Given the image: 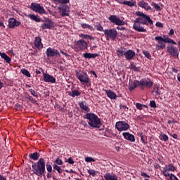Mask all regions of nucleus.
Wrapping results in <instances>:
<instances>
[{
  "label": "nucleus",
  "mask_w": 180,
  "mask_h": 180,
  "mask_svg": "<svg viewBox=\"0 0 180 180\" xmlns=\"http://www.w3.org/2000/svg\"><path fill=\"white\" fill-rule=\"evenodd\" d=\"M79 37L81 39H89V40H94V37L89 34H79Z\"/></svg>",
  "instance_id": "obj_34"
},
{
  "label": "nucleus",
  "mask_w": 180,
  "mask_h": 180,
  "mask_svg": "<svg viewBox=\"0 0 180 180\" xmlns=\"http://www.w3.org/2000/svg\"><path fill=\"white\" fill-rule=\"evenodd\" d=\"M83 118L89 120L88 124L93 129H99L101 126V119L95 113L87 112Z\"/></svg>",
  "instance_id": "obj_4"
},
{
  "label": "nucleus",
  "mask_w": 180,
  "mask_h": 180,
  "mask_svg": "<svg viewBox=\"0 0 180 180\" xmlns=\"http://www.w3.org/2000/svg\"><path fill=\"white\" fill-rule=\"evenodd\" d=\"M104 34L105 36L106 40H116L117 37V31L115 29H108L104 30Z\"/></svg>",
  "instance_id": "obj_9"
},
{
  "label": "nucleus",
  "mask_w": 180,
  "mask_h": 180,
  "mask_svg": "<svg viewBox=\"0 0 180 180\" xmlns=\"http://www.w3.org/2000/svg\"><path fill=\"white\" fill-rule=\"evenodd\" d=\"M95 159L90 158V157H86L85 158V162H94Z\"/></svg>",
  "instance_id": "obj_51"
},
{
  "label": "nucleus",
  "mask_w": 180,
  "mask_h": 180,
  "mask_svg": "<svg viewBox=\"0 0 180 180\" xmlns=\"http://www.w3.org/2000/svg\"><path fill=\"white\" fill-rule=\"evenodd\" d=\"M122 5H127V6H134V3L133 1H126L124 0L122 1V3H121Z\"/></svg>",
  "instance_id": "obj_38"
},
{
  "label": "nucleus",
  "mask_w": 180,
  "mask_h": 180,
  "mask_svg": "<svg viewBox=\"0 0 180 180\" xmlns=\"http://www.w3.org/2000/svg\"><path fill=\"white\" fill-rule=\"evenodd\" d=\"M167 167H163V170L162 171V174L164 176H171V174L167 172Z\"/></svg>",
  "instance_id": "obj_47"
},
{
  "label": "nucleus",
  "mask_w": 180,
  "mask_h": 180,
  "mask_svg": "<svg viewBox=\"0 0 180 180\" xmlns=\"http://www.w3.org/2000/svg\"><path fill=\"white\" fill-rule=\"evenodd\" d=\"M0 56L1 58H3L4 60L7 63V64H11V61H12V59L8 55H6L5 53H1L0 51Z\"/></svg>",
  "instance_id": "obj_27"
},
{
  "label": "nucleus",
  "mask_w": 180,
  "mask_h": 180,
  "mask_svg": "<svg viewBox=\"0 0 180 180\" xmlns=\"http://www.w3.org/2000/svg\"><path fill=\"white\" fill-rule=\"evenodd\" d=\"M99 54L98 53H84L83 54V57L84 58H88L90 60V58H96V57H98Z\"/></svg>",
  "instance_id": "obj_25"
},
{
  "label": "nucleus",
  "mask_w": 180,
  "mask_h": 180,
  "mask_svg": "<svg viewBox=\"0 0 180 180\" xmlns=\"http://www.w3.org/2000/svg\"><path fill=\"white\" fill-rule=\"evenodd\" d=\"M31 11L33 12H36V13H39V15H47L44 7L41 6L40 4L37 3H32L30 5Z\"/></svg>",
  "instance_id": "obj_8"
},
{
  "label": "nucleus",
  "mask_w": 180,
  "mask_h": 180,
  "mask_svg": "<svg viewBox=\"0 0 180 180\" xmlns=\"http://www.w3.org/2000/svg\"><path fill=\"white\" fill-rule=\"evenodd\" d=\"M108 20L111 23L116 25L117 26H124L125 22L122 20L120 18L117 17L116 15H111L108 17Z\"/></svg>",
  "instance_id": "obj_11"
},
{
  "label": "nucleus",
  "mask_w": 180,
  "mask_h": 180,
  "mask_svg": "<svg viewBox=\"0 0 180 180\" xmlns=\"http://www.w3.org/2000/svg\"><path fill=\"white\" fill-rule=\"evenodd\" d=\"M174 33H175V31L174 30V29H171L168 34L169 36H173Z\"/></svg>",
  "instance_id": "obj_62"
},
{
  "label": "nucleus",
  "mask_w": 180,
  "mask_h": 180,
  "mask_svg": "<svg viewBox=\"0 0 180 180\" xmlns=\"http://www.w3.org/2000/svg\"><path fill=\"white\" fill-rule=\"evenodd\" d=\"M141 176H143L144 178H150V175L147 174L145 172H141Z\"/></svg>",
  "instance_id": "obj_57"
},
{
  "label": "nucleus",
  "mask_w": 180,
  "mask_h": 180,
  "mask_svg": "<svg viewBox=\"0 0 180 180\" xmlns=\"http://www.w3.org/2000/svg\"><path fill=\"white\" fill-rule=\"evenodd\" d=\"M81 26L82 29H89V30H91V32H94L95 30L94 29V27H92V25H90L89 24L82 23Z\"/></svg>",
  "instance_id": "obj_31"
},
{
  "label": "nucleus",
  "mask_w": 180,
  "mask_h": 180,
  "mask_svg": "<svg viewBox=\"0 0 180 180\" xmlns=\"http://www.w3.org/2000/svg\"><path fill=\"white\" fill-rule=\"evenodd\" d=\"M105 92L110 99H116V98H117V95H116L112 90H105Z\"/></svg>",
  "instance_id": "obj_23"
},
{
  "label": "nucleus",
  "mask_w": 180,
  "mask_h": 180,
  "mask_svg": "<svg viewBox=\"0 0 180 180\" xmlns=\"http://www.w3.org/2000/svg\"><path fill=\"white\" fill-rule=\"evenodd\" d=\"M155 26L157 27H163L162 23L160 22H156Z\"/></svg>",
  "instance_id": "obj_60"
},
{
  "label": "nucleus",
  "mask_w": 180,
  "mask_h": 180,
  "mask_svg": "<svg viewBox=\"0 0 180 180\" xmlns=\"http://www.w3.org/2000/svg\"><path fill=\"white\" fill-rule=\"evenodd\" d=\"M34 44L38 50L43 49V43L41 42V38L40 37H36L34 39Z\"/></svg>",
  "instance_id": "obj_18"
},
{
  "label": "nucleus",
  "mask_w": 180,
  "mask_h": 180,
  "mask_svg": "<svg viewBox=\"0 0 180 180\" xmlns=\"http://www.w3.org/2000/svg\"><path fill=\"white\" fill-rule=\"evenodd\" d=\"M72 49L77 52L85 51V50L88 49V43L84 39L75 41L74 47Z\"/></svg>",
  "instance_id": "obj_6"
},
{
  "label": "nucleus",
  "mask_w": 180,
  "mask_h": 180,
  "mask_svg": "<svg viewBox=\"0 0 180 180\" xmlns=\"http://www.w3.org/2000/svg\"><path fill=\"white\" fill-rule=\"evenodd\" d=\"M134 56H136V52L133 50L129 49L128 51H126L124 57L126 60H131Z\"/></svg>",
  "instance_id": "obj_21"
},
{
  "label": "nucleus",
  "mask_w": 180,
  "mask_h": 180,
  "mask_svg": "<svg viewBox=\"0 0 180 180\" xmlns=\"http://www.w3.org/2000/svg\"><path fill=\"white\" fill-rule=\"evenodd\" d=\"M60 54H63V56H65V57H68V53H67L66 52H65L64 51L61 50L60 51Z\"/></svg>",
  "instance_id": "obj_61"
},
{
  "label": "nucleus",
  "mask_w": 180,
  "mask_h": 180,
  "mask_svg": "<svg viewBox=\"0 0 180 180\" xmlns=\"http://www.w3.org/2000/svg\"><path fill=\"white\" fill-rule=\"evenodd\" d=\"M116 29L117 30H126V27H116Z\"/></svg>",
  "instance_id": "obj_63"
},
{
  "label": "nucleus",
  "mask_w": 180,
  "mask_h": 180,
  "mask_svg": "<svg viewBox=\"0 0 180 180\" xmlns=\"http://www.w3.org/2000/svg\"><path fill=\"white\" fill-rule=\"evenodd\" d=\"M135 15L139 17L134 20L133 29L139 33L147 32V30L141 25H146V26H148V23L149 25H153V20H151L150 15H147V14H144L141 11L136 12Z\"/></svg>",
  "instance_id": "obj_1"
},
{
  "label": "nucleus",
  "mask_w": 180,
  "mask_h": 180,
  "mask_svg": "<svg viewBox=\"0 0 180 180\" xmlns=\"http://www.w3.org/2000/svg\"><path fill=\"white\" fill-rule=\"evenodd\" d=\"M28 91L29 92H30L32 96H34L35 98H39V94H37V92H36V91L33 90V89H28Z\"/></svg>",
  "instance_id": "obj_42"
},
{
  "label": "nucleus",
  "mask_w": 180,
  "mask_h": 180,
  "mask_svg": "<svg viewBox=\"0 0 180 180\" xmlns=\"http://www.w3.org/2000/svg\"><path fill=\"white\" fill-rule=\"evenodd\" d=\"M32 168L37 176H43L46 172V160L43 158H39L37 162L32 165Z\"/></svg>",
  "instance_id": "obj_3"
},
{
  "label": "nucleus",
  "mask_w": 180,
  "mask_h": 180,
  "mask_svg": "<svg viewBox=\"0 0 180 180\" xmlns=\"http://www.w3.org/2000/svg\"><path fill=\"white\" fill-rule=\"evenodd\" d=\"M159 139L162 141H167L168 140V136H167V134H160V136Z\"/></svg>",
  "instance_id": "obj_40"
},
{
  "label": "nucleus",
  "mask_w": 180,
  "mask_h": 180,
  "mask_svg": "<svg viewBox=\"0 0 180 180\" xmlns=\"http://www.w3.org/2000/svg\"><path fill=\"white\" fill-rule=\"evenodd\" d=\"M53 168L54 171H57L58 174H63L64 172V169L61 168L60 166H57L56 165H53Z\"/></svg>",
  "instance_id": "obj_33"
},
{
  "label": "nucleus",
  "mask_w": 180,
  "mask_h": 180,
  "mask_svg": "<svg viewBox=\"0 0 180 180\" xmlns=\"http://www.w3.org/2000/svg\"><path fill=\"white\" fill-rule=\"evenodd\" d=\"M29 101H30V102H32V103H36V102H37V101L36 100H34V98H33L32 97V96H29Z\"/></svg>",
  "instance_id": "obj_58"
},
{
  "label": "nucleus",
  "mask_w": 180,
  "mask_h": 180,
  "mask_svg": "<svg viewBox=\"0 0 180 180\" xmlns=\"http://www.w3.org/2000/svg\"><path fill=\"white\" fill-rule=\"evenodd\" d=\"M129 68L131 70H133V71H135L136 72H140V68L136 67V65H134V63H131L129 65Z\"/></svg>",
  "instance_id": "obj_36"
},
{
  "label": "nucleus",
  "mask_w": 180,
  "mask_h": 180,
  "mask_svg": "<svg viewBox=\"0 0 180 180\" xmlns=\"http://www.w3.org/2000/svg\"><path fill=\"white\" fill-rule=\"evenodd\" d=\"M122 136L125 140H128V141H131V143H134V141H136L134 135L130 134L129 132H124L122 133Z\"/></svg>",
  "instance_id": "obj_17"
},
{
  "label": "nucleus",
  "mask_w": 180,
  "mask_h": 180,
  "mask_svg": "<svg viewBox=\"0 0 180 180\" xmlns=\"http://www.w3.org/2000/svg\"><path fill=\"white\" fill-rule=\"evenodd\" d=\"M104 178L105 180H117V175L110 172L105 173Z\"/></svg>",
  "instance_id": "obj_22"
},
{
  "label": "nucleus",
  "mask_w": 180,
  "mask_h": 180,
  "mask_svg": "<svg viewBox=\"0 0 180 180\" xmlns=\"http://www.w3.org/2000/svg\"><path fill=\"white\" fill-rule=\"evenodd\" d=\"M46 54L48 58L51 57H61L60 52L57 49H54L53 48H48L46 51Z\"/></svg>",
  "instance_id": "obj_12"
},
{
  "label": "nucleus",
  "mask_w": 180,
  "mask_h": 180,
  "mask_svg": "<svg viewBox=\"0 0 180 180\" xmlns=\"http://www.w3.org/2000/svg\"><path fill=\"white\" fill-rule=\"evenodd\" d=\"M75 74L77 79H79L82 85H84V84H89V82H91L88 73L76 70Z\"/></svg>",
  "instance_id": "obj_7"
},
{
  "label": "nucleus",
  "mask_w": 180,
  "mask_h": 180,
  "mask_svg": "<svg viewBox=\"0 0 180 180\" xmlns=\"http://www.w3.org/2000/svg\"><path fill=\"white\" fill-rule=\"evenodd\" d=\"M79 105L80 107V108L82 110H84L85 112H90L91 109L89 108V107L88 105H86V101H82L79 103Z\"/></svg>",
  "instance_id": "obj_24"
},
{
  "label": "nucleus",
  "mask_w": 180,
  "mask_h": 180,
  "mask_svg": "<svg viewBox=\"0 0 180 180\" xmlns=\"http://www.w3.org/2000/svg\"><path fill=\"white\" fill-rule=\"evenodd\" d=\"M141 141H142L143 144H144V145L147 144V136L143 135L141 138Z\"/></svg>",
  "instance_id": "obj_49"
},
{
  "label": "nucleus",
  "mask_w": 180,
  "mask_h": 180,
  "mask_svg": "<svg viewBox=\"0 0 180 180\" xmlns=\"http://www.w3.org/2000/svg\"><path fill=\"white\" fill-rule=\"evenodd\" d=\"M169 179L170 180H179L174 174H170Z\"/></svg>",
  "instance_id": "obj_54"
},
{
  "label": "nucleus",
  "mask_w": 180,
  "mask_h": 180,
  "mask_svg": "<svg viewBox=\"0 0 180 180\" xmlns=\"http://www.w3.org/2000/svg\"><path fill=\"white\" fill-rule=\"evenodd\" d=\"M29 158H30V160H33V161H37V160L40 158V153H39L38 152H34V153H30Z\"/></svg>",
  "instance_id": "obj_26"
},
{
  "label": "nucleus",
  "mask_w": 180,
  "mask_h": 180,
  "mask_svg": "<svg viewBox=\"0 0 180 180\" xmlns=\"http://www.w3.org/2000/svg\"><path fill=\"white\" fill-rule=\"evenodd\" d=\"M44 82H51V84H56V78L46 72H43Z\"/></svg>",
  "instance_id": "obj_15"
},
{
  "label": "nucleus",
  "mask_w": 180,
  "mask_h": 180,
  "mask_svg": "<svg viewBox=\"0 0 180 180\" xmlns=\"http://www.w3.org/2000/svg\"><path fill=\"white\" fill-rule=\"evenodd\" d=\"M59 13H60L61 16H68V7L65 5H62L58 7Z\"/></svg>",
  "instance_id": "obj_19"
},
{
  "label": "nucleus",
  "mask_w": 180,
  "mask_h": 180,
  "mask_svg": "<svg viewBox=\"0 0 180 180\" xmlns=\"http://www.w3.org/2000/svg\"><path fill=\"white\" fill-rule=\"evenodd\" d=\"M28 18L31 19V20H34V22H41V19L39 18V15L34 14H29Z\"/></svg>",
  "instance_id": "obj_29"
},
{
  "label": "nucleus",
  "mask_w": 180,
  "mask_h": 180,
  "mask_svg": "<svg viewBox=\"0 0 180 180\" xmlns=\"http://www.w3.org/2000/svg\"><path fill=\"white\" fill-rule=\"evenodd\" d=\"M65 162H68V164H74L75 162L74 161V159L70 157L67 160H65Z\"/></svg>",
  "instance_id": "obj_55"
},
{
  "label": "nucleus",
  "mask_w": 180,
  "mask_h": 180,
  "mask_svg": "<svg viewBox=\"0 0 180 180\" xmlns=\"http://www.w3.org/2000/svg\"><path fill=\"white\" fill-rule=\"evenodd\" d=\"M53 172H49L46 174V177L48 178V179H50V178H51L53 176Z\"/></svg>",
  "instance_id": "obj_59"
},
{
  "label": "nucleus",
  "mask_w": 180,
  "mask_h": 180,
  "mask_svg": "<svg viewBox=\"0 0 180 180\" xmlns=\"http://www.w3.org/2000/svg\"><path fill=\"white\" fill-rule=\"evenodd\" d=\"M46 168L47 172H53V166H51V162H47L46 164Z\"/></svg>",
  "instance_id": "obj_37"
},
{
  "label": "nucleus",
  "mask_w": 180,
  "mask_h": 180,
  "mask_svg": "<svg viewBox=\"0 0 180 180\" xmlns=\"http://www.w3.org/2000/svg\"><path fill=\"white\" fill-rule=\"evenodd\" d=\"M151 5H152V6H154V8H155V9L156 11H161V7H160V6H158V4H157L154 3V2H153V3L151 4Z\"/></svg>",
  "instance_id": "obj_50"
},
{
  "label": "nucleus",
  "mask_w": 180,
  "mask_h": 180,
  "mask_svg": "<svg viewBox=\"0 0 180 180\" xmlns=\"http://www.w3.org/2000/svg\"><path fill=\"white\" fill-rule=\"evenodd\" d=\"M115 129L118 131H126L130 129V125L126 122V121H119L115 124Z\"/></svg>",
  "instance_id": "obj_10"
},
{
  "label": "nucleus",
  "mask_w": 180,
  "mask_h": 180,
  "mask_svg": "<svg viewBox=\"0 0 180 180\" xmlns=\"http://www.w3.org/2000/svg\"><path fill=\"white\" fill-rule=\"evenodd\" d=\"M81 92L79 90H73L72 92L69 93V96L72 98H75L76 96H80Z\"/></svg>",
  "instance_id": "obj_30"
},
{
  "label": "nucleus",
  "mask_w": 180,
  "mask_h": 180,
  "mask_svg": "<svg viewBox=\"0 0 180 180\" xmlns=\"http://www.w3.org/2000/svg\"><path fill=\"white\" fill-rule=\"evenodd\" d=\"M152 92H155L156 95H161V90H160V85L155 84L153 86V91Z\"/></svg>",
  "instance_id": "obj_32"
},
{
  "label": "nucleus",
  "mask_w": 180,
  "mask_h": 180,
  "mask_svg": "<svg viewBox=\"0 0 180 180\" xmlns=\"http://www.w3.org/2000/svg\"><path fill=\"white\" fill-rule=\"evenodd\" d=\"M166 168H167V171H172V172L175 171V167H174V165H172V164L166 165Z\"/></svg>",
  "instance_id": "obj_44"
},
{
  "label": "nucleus",
  "mask_w": 180,
  "mask_h": 180,
  "mask_svg": "<svg viewBox=\"0 0 180 180\" xmlns=\"http://www.w3.org/2000/svg\"><path fill=\"white\" fill-rule=\"evenodd\" d=\"M163 37L161 36L155 37V41L158 42V44H156V50H164L167 43H169V44H176V42L173 39H171V38L168 37H165V35H164Z\"/></svg>",
  "instance_id": "obj_5"
},
{
  "label": "nucleus",
  "mask_w": 180,
  "mask_h": 180,
  "mask_svg": "<svg viewBox=\"0 0 180 180\" xmlns=\"http://www.w3.org/2000/svg\"><path fill=\"white\" fill-rule=\"evenodd\" d=\"M64 164V162H63V160L60 159V158H57L54 161H53V165H63Z\"/></svg>",
  "instance_id": "obj_35"
},
{
  "label": "nucleus",
  "mask_w": 180,
  "mask_h": 180,
  "mask_svg": "<svg viewBox=\"0 0 180 180\" xmlns=\"http://www.w3.org/2000/svg\"><path fill=\"white\" fill-rule=\"evenodd\" d=\"M136 109H138L139 110H143V104L140 103H136Z\"/></svg>",
  "instance_id": "obj_53"
},
{
  "label": "nucleus",
  "mask_w": 180,
  "mask_h": 180,
  "mask_svg": "<svg viewBox=\"0 0 180 180\" xmlns=\"http://www.w3.org/2000/svg\"><path fill=\"white\" fill-rule=\"evenodd\" d=\"M149 106L153 109H155L157 108V103L155 101L152 100L150 101Z\"/></svg>",
  "instance_id": "obj_46"
},
{
  "label": "nucleus",
  "mask_w": 180,
  "mask_h": 180,
  "mask_svg": "<svg viewBox=\"0 0 180 180\" xmlns=\"http://www.w3.org/2000/svg\"><path fill=\"white\" fill-rule=\"evenodd\" d=\"M120 109H124L125 112H127L129 110V107H127L126 105H120Z\"/></svg>",
  "instance_id": "obj_52"
},
{
  "label": "nucleus",
  "mask_w": 180,
  "mask_h": 180,
  "mask_svg": "<svg viewBox=\"0 0 180 180\" xmlns=\"http://www.w3.org/2000/svg\"><path fill=\"white\" fill-rule=\"evenodd\" d=\"M0 180H6V177H4L2 174H0Z\"/></svg>",
  "instance_id": "obj_64"
},
{
  "label": "nucleus",
  "mask_w": 180,
  "mask_h": 180,
  "mask_svg": "<svg viewBox=\"0 0 180 180\" xmlns=\"http://www.w3.org/2000/svg\"><path fill=\"white\" fill-rule=\"evenodd\" d=\"M80 124H82V126H84V127H88V123H86V122L82 120L80 122Z\"/></svg>",
  "instance_id": "obj_56"
},
{
  "label": "nucleus",
  "mask_w": 180,
  "mask_h": 180,
  "mask_svg": "<svg viewBox=\"0 0 180 180\" xmlns=\"http://www.w3.org/2000/svg\"><path fill=\"white\" fill-rule=\"evenodd\" d=\"M94 26L98 32H105V30H103V27L102 25H101V23L96 24Z\"/></svg>",
  "instance_id": "obj_41"
},
{
  "label": "nucleus",
  "mask_w": 180,
  "mask_h": 180,
  "mask_svg": "<svg viewBox=\"0 0 180 180\" xmlns=\"http://www.w3.org/2000/svg\"><path fill=\"white\" fill-rule=\"evenodd\" d=\"M138 6L146 9V11H151V9H153L150 6H148V3L144 1L143 0L138 3Z\"/></svg>",
  "instance_id": "obj_20"
},
{
  "label": "nucleus",
  "mask_w": 180,
  "mask_h": 180,
  "mask_svg": "<svg viewBox=\"0 0 180 180\" xmlns=\"http://www.w3.org/2000/svg\"><path fill=\"white\" fill-rule=\"evenodd\" d=\"M87 172L89 175H92V176H96V172L94 169H88Z\"/></svg>",
  "instance_id": "obj_48"
},
{
  "label": "nucleus",
  "mask_w": 180,
  "mask_h": 180,
  "mask_svg": "<svg viewBox=\"0 0 180 180\" xmlns=\"http://www.w3.org/2000/svg\"><path fill=\"white\" fill-rule=\"evenodd\" d=\"M21 72L22 74H23V75H25V77H27V78H30V77H32L29 70L26 69H22Z\"/></svg>",
  "instance_id": "obj_39"
},
{
  "label": "nucleus",
  "mask_w": 180,
  "mask_h": 180,
  "mask_svg": "<svg viewBox=\"0 0 180 180\" xmlns=\"http://www.w3.org/2000/svg\"><path fill=\"white\" fill-rule=\"evenodd\" d=\"M55 2H58V4H62V5H65V4H69L70 0H54Z\"/></svg>",
  "instance_id": "obj_45"
},
{
  "label": "nucleus",
  "mask_w": 180,
  "mask_h": 180,
  "mask_svg": "<svg viewBox=\"0 0 180 180\" xmlns=\"http://www.w3.org/2000/svg\"><path fill=\"white\" fill-rule=\"evenodd\" d=\"M45 22V23L41 25L42 30H44L46 29H52V27H54V22H53L51 19L46 18Z\"/></svg>",
  "instance_id": "obj_14"
},
{
  "label": "nucleus",
  "mask_w": 180,
  "mask_h": 180,
  "mask_svg": "<svg viewBox=\"0 0 180 180\" xmlns=\"http://www.w3.org/2000/svg\"><path fill=\"white\" fill-rule=\"evenodd\" d=\"M20 25V21L17 20L13 18H11L8 19V27L10 29H13Z\"/></svg>",
  "instance_id": "obj_16"
},
{
  "label": "nucleus",
  "mask_w": 180,
  "mask_h": 180,
  "mask_svg": "<svg viewBox=\"0 0 180 180\" xmlns=\"http://www.w3.org/2000/svg\"><path fill=\"white\" fill-rule=\"evenodd\" d=\"M167 53L172 56V57H179V51L178 50V48L176 46H169L167 47Z\"/></svg>",
  "instance_id": "obj_13"
},
{
  "label": "nucleus",
  "mask_w": 180,
  "mask_h": 180,
  "mask_svg": "<svg viewBox=\"0 0 180 180\" xmlns=\"http://www.w3.org/2000/svg\"><path fill=\"white\" fill-rule=\"evenodd\" d=\"M143 54L148 58V60H151V54L150 53V51H143Z\"/></svg>",
  "instance_id": "obj_43"
},
{
  "label": "nucleus",
  "mask_w": 180,
  "mask_h": 180,
  "mask_svg": "<svg viewBox=\"0 0 180 180\" xmlns=\"http://www.w3.org/2000/svg\"><path fill=\"white\" fill-rule=\"evenodd\" d=\"M154 82L150 78H142L141 80H134L129 82V91H134L135 88L140 86L141 91H144V88H152Z\"/></svg>",
  "instance_id": "obj_2"
},
{
  "label": "nucleus",
  "mask_w": 180,
  "mask_h": 180,
  "mask_svg": "<svg viewBox=\"0 0 180 180\" xmlns=\"http://www.w3.org/2000/svg\"><path fill=\"white\" fill-rule=\"evenodd\" d=\"M125 55H126V49L120 48L117 50V56H118V57L120 58L124 57Z\"/></svg>",
  "instance_id": "obj_28"
}]
</instances>
